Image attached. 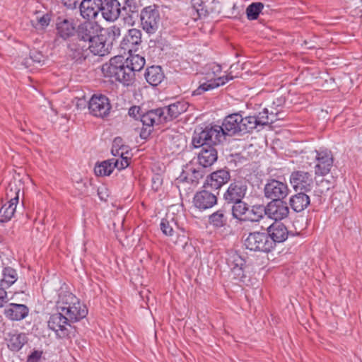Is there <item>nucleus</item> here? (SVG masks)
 I'll return each instance as SVG.
<instances>
[{
  "instance_id": "nucleus-52",
  "label": "nucleus",
  "mask_w": 362,
  "mask_h": 362,
  "mask_svg": "<svg viewBox=\"0 0 362 362\" xmlns=\"http://www.w3.org/2000/svg\"><path fill=\"white\" fill-rule=\"evenodd\" d=\"M64 5L70 9H74L76 8L78 4V0H62Z\"/></svg>"
},
{
  "instance_id": "nucleus-48",
  "label": "nucleus",
  "mask_w": 362,
  "mask_h": 362,
  "mask_svg": "<svg viewBox=\"0 0 362 362\" xmlns=\"http://www.w3.org/2000/svg\"><path fill=\"white\" fill-rule=\"evenodd\" d=\"M163 178L159 174L154 175L152 177V189L157 192L162 185Z\"/></svg>"
},
{
  "instance_id": "nucleus-12",
  "label": "nucleus",
  "mask_w": 362,
  "mask_h": 362,
  "mask_svg": "<svg viewBox=\"0 0 362 362\" xmlns=\"http://www.w3.org/2000/svg\"><path fill=\"white\" fill-rule=\"evenodd\" d=\"M88 107L92 115L100 118L108 116L112 108L109 98L103 94L93 95Z\"/></svg>"
},
{
  "instance_id": "nucleus-41",
  "label": "nucleus",
  "mask_w": 362,
  "mask_h": 362,
  "mask_svg": "<svg viewBox=\"0 0 362 362\" xmlns=\"http://www.w3.org/2000/svg\"><path fill=\"white\" fill-rule=\"evenodd\" d=\"M263 8L264 4L262 2H253L250 4L246 9L247 19L250 21L257 19Z\"/></svg>"
},
{
  "instance_id": "nucleus-8",
  "label": "nucleus",
  "mask_w": 362,
  "mask_h": 362,
  "mask_svg": "<svg viewBox=\"0 0 362 362\" xmlns=\"http://www.w3.org/2000/svg\"><path fill=\"white\" fill-rule=\"evenodd\" d=\"M248 190V181L244 177L231 180L223 195L226 204L244 199Z\"/></svg>"
},
{
  "instance_id": "nucleus-42",
  "label": "nucleus",
  "mask_w": 362,
  "mask_h": 362,
  "mask_svg": "<svg viewBox=\"0 0 362 362\" xmlns=\"http://www.w3.org/2000/svg\"><path fill=\"white\" fill-rule=\"evenodd\" d=\"M259 126H265L272 124L276 121L274 117H270L269 115V110L264 108L262 112H259L257 116H255Z\"/></svg>"
},
{
  "instance_id": "nucleus-36",
  "label": "nucleus",
  "mask_w": 362,
  "mask_h": 362,
  "mask_svg": "<svg viewBox=\"0 0 362 362\" xmlns=\"http://www.w3.org/2000/svg\"><path fill=\"white\" fill-rule=\"evenodd\" d=\"M160 228L165 235L173 237L176 234L178 226L174 217H166L161 220Z\"/></svg>"
},
{
  "instance_id": "nucleus-37",
  "label": "nucleus",
  "mask_w": 362,
  "mask_h": 362,
  "mask_svg": "<svg viewBox=\"0 0 362 362\" xmlns=\"http://www.w3.org/2000/svg\"><path fill=\"white\" fill-rule=\"evenodd\" d=\"M2 279L0 281V286L9 288L18 279V274L16 269L11 267H5L2 271Z\"/></svg>"
},
{
  "instance_id": "nucleus-26",
  "label": "nucleus",
  "mask_w": 362,
  "mask_h": 362,
  "mask_svg": "<svg viewBox=\"0 0 362 362\" xmlns=\"http://www.w3.org/2000/svg\"><path fill=\"white\" fill-rule=\"evenodd\" d=\"M100 12L107 21H114L122 16V7L117 0H105L103 1Z\"/></svg>"
},
{
  "instance_id": "nucleus-30",
  "label": "nucleus",
  "mask_w": 362,
  "mask_h": 362,
  "mask_svg": "<svg viewBox=\"0 0 362 362\" xmlns=\"http://www.w3.org/2000/svg\"><path fill=\"white\" fill-rule=\"evenodd\" d=\"M307 192H299L290 197L289 204L295 212H301L310 205V199Z\"/></svg>"
},
{
  "instance_id": "nucleus-58",
  "label": "nucleus",
  "mask_w": 362,
  "mask_h": 362,
  "mask_svg": "<svg viewBox=\"0 0 362 362\" xmlns=\"http://www.w3.org/2000/svg\"><path fill=\"white\" fill-rule=\"evenodd\" d=\"M352 6L356 8H359L362 6V0H351Z\"/></svg>"
},
{
  "instance_id": "nucleus-40",
  "label": "nucleus",
  "mask_w": 362,
  "mask_h": 362,
  "mask_svg": "<svg viewBox=\"0 0 362 362\" xmlns=\"http://www.w3.org/2000/svg\"><path fill=\"white\" fill-rule=\"evenodd\" d=\"M114 170L111 159L104 160L99 164H96L94 168L95 174L97 176L110 175Z\"/></svg>"
},
{
  "instance_id": "nucleus-29",
  "label": "nucleus",
  "mask_w": 362,
  "mask_h": 362,
  "mask_svg": "<svg viewBox=\"0 0 362 362\" xmlns=\"http://www.w3.org/2000/svg\"><path fill=\"white\" fill-rule=\"evenodd\" d=\"M141 6V4L136 0H125L122 7L123 20L128 24L133 25L134 23V16H138L139 9Z\"/></svg>"
},
{
  "instance_id": "nucleus-18",
  "label": "nucleus",
  "mask_w": 362,
  "mask_h": 362,
  "mask_svg": "<svg viewBox=\"0 0 362 362\" xmlns=\"http://www.w3.org/2000/svg\"><path fill=\"white\" fill-rule=\"evenodd\" d=\"M316 165L315 173L317 175H327L333 166L334 158L332 152L327 149L315 151Z\"/></svg>"
},
{
  "instance_id": "nucleus-46",
  "label": "nucleus",
  "mask_w": 362,
  "mask_h": 362,
  "mask_svg": "<svg viewBox=\"0 0 362 362\" xmlns=\"http://www.w3.org/2000/svg\"><path fill=\"white\" fill-rule=\"evenodd\" d=\"M143 112L139 106H132L128 111V114L130 117L135 119H140V115H142Z\"/></svg>"
},
{
  "instance_id": "nucleus-34",
  "label": "nucleus",
  "mask_w": 362,
  "mask_h": 362,
  "mask_svg": "<svg viewBox=\"0 0 362 362\" xmlns=\"http://www.w3.org/2000/svg\"><path fill=\"white\" fill-rule=\"evenodd\" d=\"M18 203V194L9 202L4 204L0 209V222L5 223L11 219L16 211Z\"/></svg>"
},
{
  "instance_id": "nucleus-44",
  "label": "nucleus",
  "mask_w": 362,
  "mask_h": 362,
  "mask_svg": "<svg viewBox=\"0 0 362 362\" xmlns=\"http://www.w3.org/2000/svg\"><path fill=\"white\" fill-rule=\"evenodd\" d=\"M129 156H124L119 158H112L111 162L112 165L114 166V169L117 168L120 170L129 166Z\"/></svg>"
},
{
  "instance_id": "nucleus-9",
  "label": "nucleus",
  "mask_w": 362,
  "mask_h": 362,
  "mask_svg": "<svg viewBox=\"0 0 362 362\" xmlns=\"http://www.w3.org/2000/svg\"><path fill=\"white\" fill-rule=\"evenodd\" d=\"M163 110L160 108L153 109L140 115L143 127L140 132L141 138L146 139L153 130V125L164 123Z\"/></svg>"
},
{
  "instance_id": "nucleus-7",
  "label": "nucleus",
  "mask_w": 362,
  "mask_h": 362,
  "mask_svg": "<svg viewBox=\"0 0 362 362\" xmlns=\"http://www.w3.org/2000/svg\"><path fill=\"white\" fill-rule=\"evenodd\" d=\"M262 228L264 230L262 232H250L244 240V245L251 251L268 253L273 250L272 241L269 240L265 228Z\"/></svg>"
},
{
  "instance_id": "nucleus-55",
  "label": "nucleus",
  "mask_w": 362,
  "mask_h": 362,
  "mask_svg": "<svg viewBox=\"0 0 362 362\" xmlns=\"http://www.w3.org/2000/svg\"><path fill=\"white\" fill-rule=\"evenodd\" d=\"M103 190H106L105 188H102L98 189V194L101 200H106V197H107V194L106 192H103Z\"/></svg>"
},
{
  "instance_id": "nucleus-32",
  "label": "nucleus",
  "mask_w": 362,
  "mask_h": 362,
  "mask_svg": "<svg viewBox=\"0 0 362 362\" xmlns=\"http://www.w3.org/2000/svg\"><path fill=\"white\" fill-rule=\"evenodd\" d=\"M227 204L232 205L231 214L234 219L239 222L247 221V219L245 217V215L250 210V206L247 202H244L243 199H241L233 203H228Z\"/></svg>"
},
{
  "instance_id": "nucleus-20",
  "label": "nucleus",
  "mask_w": 362,
  "mask_h": 362,
  "mask_svg": "<svg viewBox=\"0 0 362 362\" xmlns=\"http://www.w3.org/2000/svg\"><path fill=\"white\" fill-rule=\"evenodd\" d=\"M269 237V240L272 241V247L273 250L277 243L284 242L288 235V230L286 226L281 222H274L265 228Z\"/></svg>"
},
{
  "instance_id": "nucleus-56",
  "label": "nucleus",
  "mask_w": 362,
  "mask_h": 362,
  "mask_svg": "<svg viewBox=\"0 0 362 362\" xmlns=\"http://www.w3.org/2000/svg\"><path fill=\"white\" fill-rule=\"evenodd\" d=\"M129 146L127 145H123L120 148V152H122V156H127V155L129 154Z\"/></svg>"
},
{
  "instance_id": "nucleus-23",
  "label": "nucleus",
  "mask_w": 362,
  "mask_h": 362,
  "mask_svg": "<svg viewBox=\"0 0 362 362\" xmlns=\"http://www.w3.org/2000/svg\"><path fill=\"white\" fill-rule=\"evenodd\" d=\"M4 335L8 348L12 351H20L28 341V338L25 333L18 332L16 330L8 332H4Z\"/></svg>"
},
{
  "instance_id": "nucleus-51",
  "label": "nucleus",
  "mask_w": 362,
  "mask_h": 362,
  "mask_svg": "<svg viewBox=\"0 0 362 362\" xmlns=\"http://www.w3.org/2000/svg\"><path fill=\"white\" fill-rule=\"evenodd\" d=\"M6 287L0 286V308L3 306L4 303L6 302L7 293L6 291Z\"/></svg>"
},
{
  "instance_id": "nucleus-31",
  "label": "nucleus",
  "mask_w": 362,
  "mask_h": 362,
  "mask_svg": "<svg viewBox=\"0 0 362 362\" xmlns=\"http://www.w3.org/2000/svg\"><path fill=\"white\" fill-rule=\"evenodd\" d=\"M233 78V76H222L218 77L215 79L207 81L205 83H203L202 84H200L199 86L193 91V95H202L206 91L214 89L216 88L219 87L220 86H223L225 83H226L230 80H232Z\"/></svg>"
},
{
  "instance_id": "nucleus-43",
  "label": "nucleus",
  "mask_w": 362,
  "mask_h": 362,
  "mask_svg": "<svg viewBox=\"0 0 362 362\" xmlns=\"http://www.w3.org/2000/svg\"><path fill=\"white\" fill-rule=\"evenodd\" d=\"M317 185V187L314 190V195L317 197H321L322 195L328 192L331 187V183L326 179H322Z\"/></svg>"
},
{
  "instance_id": "nucleus-38",
  "label": "nucleus",
  "mask_w": 362,
  "mask_h": 362,
  "mask_svg": "<svg viewBox=\"0 0 362 362\" xmlns=\"http://www.w3.org/2000/svg\"><path fill=\"white\" fill-rule=\"evenodd\" d=\"M251 217L247 218V221L252 223H257L267 216L266 206L263 204H255L250 207Z\"/></svg>"
},
{
  "instance_id": "nucleus-24",
  "label": "nucleus",
  "mask_w": 362,
  "mask_h": 362,
  "mask_svg": "<svg viewBox=\"0 0 362 362\" xmlns=\"http://www.w3.org/2000/svg\"><path fill=\"white\" fill-rule=\"evenodd\" d=\"M188 107V103L185 101H177L168 106L159 108L163 110V118L164 123H166L177 118L181 114L185 112Z\"/></svg>"
},
{
  "instance_id": "nucleus-53",
  "label": "nucleus",
  "mask_w": 362,
  "mask_h": 362,
  "mask_svg": "<svg viewBox=\"0 0 362 362\" xmlns=\"http://www.w3.org/2000/svg\"><path fill=\"white\" fill-rule=\"evenodd\" d=\"M124 145L123 139L121 137H116L113 140L112 149H119Z\"/></svg>"
},
{
  "instance_id": "nucleus-35",
  "label": "nucleus",
  "mask_w": 362,
  "mask_h": 362,
  "mask_svg": "<svg viewBox=\"0 0 362 362\" xmlns=\"http://www.w3.org/2000/svg\"><path fill=\"white\" fill-rule=\"evenodd\" d=\"M209 223L216 228L225 227L228 223L227 212L220 209L209 216Z\"/></svg>"
},
{
  "instance_id": "nucleus-17",
  "label": "nucleus",
  "mask_w": 362,
  "mask_h": 362,
  "mask_svg": "<svg viewBox=\"0 0 362 362\" xmlns=\"http://www.w3.org/2000/svg\"><path fill=\"white\" fill-rule=\"evenodd\" d=\"M209 189V188H204L197 192L193 197L194 206L201 211L211 209L217 204L218 192L215 194Z\"/></svg>"
},
{
  "instance_id": "nucleus-49",
  "label": "nucleus",
  "mask_w": 362,
  "mask_h": 362,
  "mask_svg": "<svg viewBox=\"0 0 362 362\" xmlns=\"http://www.w3.org/2000/svg\"><path fill=\"white\" fill-rule=\"evenodd\" d=\"M120 28L117 26H112L108 31V37H112V40L115 39V37H118L120 35Z\"/></svg>"
},
{
  "instance_id": "nucleus-13",
  "label": "nucleus",
  "mask_w": 362,
  "mask_h": 362,
  "mask_svg": "<svg viewBox=\"0 0 362 362\" xmlns=\"http://www.w3.org/2000/svg\"><path fill=\"white\" fill-rule=\"evenodd\" d=\"M290 183L296 192H310L314 184L313 174L305 170H294L290 175Z\"/></svg>"
},
{
  "instance_id": "nucleus-33",
  "label": "nucleus",
  "mask_w": 362,
  "mask_h": 362,
  "mask_svg": "<svg viewBox=\"0 0 362 362\" xmlns=\"http://www.w3.org/2000/svg\"><path fill=\"white\" fill-rule=\"evenodd\" d=\"M146 81L153 86L160 84L164 78V74L160 66H151L145 73Z\"/></svg>"
},
{
  "instance_id": "nucleus-47",
  "label": "nucleus",
  "mask_w": 362,
  "mask_h": 362,
  "mask_svg": "<svg viewBox=\"0 0 362 362\" xmlns=\"http://www.w3.org/2000/svg\"><path fill=\"white\" fill-rule=\"evenodd\" d=\"M42 351L39 350H34L27 357V362H38L41 358Z\"/></svg>"
},
{
  "instance_id": "nucleus-14",
  "label": "nucleus",
  "mask_w": 362,
  "mask_h": 362,
  "mask_svg": "<svg viewBox=\"0 0 362 362\" xmlns=\"http://www.w3.org/2000/svg\"><path fill=\"white\" fill-rule=\"evenodd\" d=\"M141 35L140 30L129 29L120 42V53L132 54V53L136 52L142 42Z\"/></svg>"
},
{
  "instance_id": "nucleus-16",
  "label": "nucleus",
  "mask_w": 362,
  "mask_h": 362,
  "mask_svg": "<svg viewBox=\"0 0 362 362\" xmlns=\"http://www.w3.org/2000/svg\"><path fill=\"white\" fill-rule=\"evenodd\" d=\"M230 180V173L226 168L217 170L209 175L204 183L203 188H209L219 192V189Z\"/></svg>"
},
{
  "instance_id": "nucleus-11",
  "label": "nucleus",
  "mask_w": 362,
  "mask_h": 362,
  "mask_svg": "<svg viewBox=\"0 0 362 362\" xmlns=\"http://www.w3.org/2000/svg\"><path fill=\"white\" fill-rule=\"evenodd\" d=\"M264 195L267 199L284 200L289 194L290 189L286 182L276 179H268L264 187Z\"/></svg>"
},
{
  "instance_id": "nucleus-6",
  "label": "nucleus",
  "mask_w": 362,
  "mask_h": 362,
  "mask_svg": "<svg viewBox=\"0 0 362 362\" xmlns=\"http://www.w3.org/2000/svg\"><path fill=\"white\" fill-rule=\"evenodd\" d=\"M72 322L62 312L58 311L49 316L47 322L48 327L54 332L57 339H71L75 337L76 327L71 325Z\"/></svg>"
},
{
  "instance_id": "nucleus-25",
  "label": "nucleus",
  "mask_w": 362,
  "mask_h": 362,
  "mask_svg": "<svg viewBox=\"0 0 362 362\" xmlns=\"http://www.w3.org/2000/svg\"><path fill=\"white\" fill-rule=\"evenodd\" d=\"M102 5L103 0H83L79 5L81 16L88 21L95 19Z\"/></svg>"
},
{
  "instance_id": "nucleus-3",
  "label": "nucleus",
  "mask_w": 362,
  "mask_h": 362,
  "mask_svg": "<svg viewBox=\"0 0 362 362\" xmlns=\"http://www.w3.org/2000/svg\"><path fill=\"white\" fill-rule=\"evenodd\" d=\"M242 115L239 113H233L226 116L221 125H209L204 129H206V134L202 136L209 139L214 140L216 142H223L227 136H233L236 134H241Z\"/></svg>"
},
{
  "instance_id": "nucleus-5",
  "label": "nucleus",
  "mask_w": 362,
  "mask_h": 362,
  "mask_svg": "<svg viewBox=\"0 0 362 362\" xmlns=\"http://www.w3.org/2000/svg\"><path fill=\"white\" fill-rule=\"evenodd\" d=\"M57 309L67 316L70 322H78L86 317L88 309L73 293L63 291L59 294Z\"/></svg>"
},
{
  "instance_id": "nucleus-45",
  "label": "nucleus",
  "mask_w": 362,
  "mask_h": 362,
  "mask_svg": "<svg viewBox=\"0 0 362 362\" xmlns=\"http://www.w3.org/2000/svg\"><path fill=\"white\" fill-rule=\"evenodd\" d=\"M30 57L33 62L37 64H43L45 61V57L41 52L37 51L30 52Z\"/></svg>"
},
{
  "instance_id": "nucleus-28",
  "label": "nucleus",
  "mask_w": 362,
  "mask_h": 362,
  "mask_svg": "<svg viewBox=\"0 0 362 362\" xmlns=\"http://www.w3.org/2000/svg\"><path fill=\"white\" fill-rule=\"evenodd\" d=\"M204 168L201 165L197 168L187 166L186 170H184L180 174L179 180L181 182H187L192 185H197L199 180L204 177Z\"/></svg>"
},
{
  "instance_id": "nucleus-59",
  "label": "nucleus",
  "mask_w": 362,
  "mask_h": 362,
  "mask_svg": "<svg viewBox=\"0 0 362 362\" xmlns=\"http://www.w3.org/2000/svg\"><path fill=\"white\" fill-rule=\"evenodd\" d=\"M279 114V112L278 111L274 112L273 110H271V112H269V115L270 116V117H274L276 120L279 119V117H278Z\"/></svg>"
},
{
  "instance_id": "nucleus-60",
  "label": "nucleus",
  "mask_w": 362,
  "mask_h": 362,
  "mask_svg": "<svg viewBox=\"0 0 362 362\" xmlns=\"http://www.w3.org/2000/svg\"><path fill=\"white\" fill-rule=\"evenodd\" d=\"M304 43H305V45H308V49H313V48H315V45H311V44H309V45H308V42L307 41H305V42H304Z\"/></svg>"
},
{
  "instance_id": "nucleus-54",
  "label": "nucleus",
  "mask_w": 362,
  "mask_h": 362,
  "mask_svg": "<svg viewBox=\"0 0 362 362\" xmlns=\"http://www.w3.org/2000/svg\"><path fill=\"white\" fill-rule=\"evenodd\" d=\"M192 4L194 6V8L196 9L198 14L200 16V11H202L203 8H200L202 7V1L201 0H192Z\"/></svg>"
},
{
  "instance_id": "nucleus-19",
  "label": "nucleus",
  "mask_w": 362,
  "mask_h": 362,
  "mask_svg": "<svg viewBox=\"0 0 362 362\" xmlns=\"http://www.w3.org/2000/svg\"><path fill=\"white\" fill-rule=\"evenodd\" d=\"M76 28L73 18L59 16L56 22L57 36L63 40H70L75 37Z\"/></svg>"
},
{
  "instance_id": "nucleus-50",
  "label": "nucleus",
  "mask_w": 362,
  "mask_h": 362,
  "mask_svg": "<svg viewBox=\"0 0 362 362\" xmlns=\"http://www.w3.org/2000/svg\"><path fill=\"white\" fill-rule=\"evenodd\" d=\"M37 21L42 28H45L49 24L50 17L48 14H45L40 17Z\"/></svg>"
},
{
  "instance_id": "nucleus-21",
  "label": "nucleus",
  "mask_w": 362,
  "mask_h": 362,
  "mask_svg": "<svg viewBox=\"0 0 362 362\" xmlns=\"http://www.w3.org/2000/svg\"><path fill=\"white\" fill-rule=\"evenodd\" d=\"M266 206L267 216L271 219L277 221L286 218L289 214V208L286 202L283 200H272Z\"/></svg>"
},
{
  "instance_id": "nucleus-22",
  "label": "nucleus",
  "mask_w": 362,
  "mask_h": 362,
  "mask_svg": "<svg viewBox=\"0 0 362 362\" xmlns=\"http://www.w3.org/2000/svg\"><path fill=\"white\" fill-rule=\"evenodd\" d=\"M90 43L89 53L94 55L105 56L110 52L112 47V41H109L108 37L103 34L96 33Z\"/></svg>"
},
{
  "instance_id": "nucleus-10",
  "label": "nucleus",
  "mask_w": 362,
  "mask_h": 362,
  "mask_svg": "<svg viewBox=\"0 0 362 362\" xmlns=\"http://www.w3.org/2000/svg\"><path fill=\"white\" fill-rule=\"evenodd\" d=\"M141 26L148 34L155 33L159 25L160 17L156 6H148L144 8L140 13Z\"/></svg>"
},
{
  "instance_id": "nucleus-57",
  "label": "nucleus",
  "mask_w": 362,
  "mask_h": 362,
  "mask_svg": "<svg viewBox=\"0 0 362 362\" xmlns=\"http://www.w3.org/2000/svg\"><path fill=\"white\" fill-rule=\"evenodd\" d=\"M111 153L114 156H119V158H122V152L119 151V149H111Z\"/></svg>"
},
{
  "instance_id": "nucleus-4",
  "label": "nucleus",
  "mask_w": 362,
  "mask_h": 362,
  "mask_svg": "<svg viewBox=\"0 0 362 362\" xmlns=\"http://www.w3.org/2000/svg\"><path fill=\"white\" fill-rule=\"evenodd\" d=\"M206 129L200 128L194 132L192 144L196 148H200L201 150L198 153V161L199 165L203 168L211 166L218 159V152L215 148V146L222 142H216L214 139L210 140L207 138L204 139V133L206 134Z\"/></svg>"
},
{
  "instance_id": "nucleus-27",
  "label": "nucleus",
  "mask_w": 362,
  "mask_h": 362,
  "mask_svg": "<svg viewBox=\"0 0 362 362\" xmlns=\"http://www.w3.org/2000/svg\"><path fill=\"white\" fill-rule=\"evenodd\" d=\"M28 313L29 308L24 304L10 303L4 310L6 317L13 321L23 320Z\"/></svg>"
},
{
  "instance_id": "nucleus-2",
  "label": "nucleus",
  "mask_w": 362,
  "mask_h": 362,
  "mask_svg": "<svg viewBox=\"0 0 362 362\" xmlns=\"http://www.w3.org/2000/svg\"><path fill=\"white\" fill-rule=\"evenodd\" d=\"M99 30L98 25L89 21L81 23L76 28L74 38L67 43V58L78 64L84 62L89 56L90 43Z\"/></svg>"
},
{
  "instance_id": "nucleus-15",
  "label": "nucleus",
  "mask_w": 362,
  "mask_h": 362,
  "mask_svg": "<svg viewBox=\"0 0 362 362\" xmlns=\"http://www.w3.org/2000/svg\"><path fill=\"white\" fill-rule=\"evenodd\" d=\"M226 259L233 279L242 281L245 277L244 274L246 263L245 257L240 255L238 251L230 250L227 252Z\"/></svg>"
},
{
  "instance_id": "nucleus-39",
  "label": "nucleus",
  "mask_w": 362,
  "mask_h": 362,
  "mask_svg": "<svg viewBox=\"0 0 362 362\" xmlns=\"http://www.w3.org/2000/svg\"><path fill=\"white\" fill-rule=\"evenodd\" d=\"M241 134L252 132L255 129L259 126L255 116H247L243 117L242 116Z\"/></svg>"
},
{
  "instance_id": "nucleus-1",
  "label": "nucleus",
  "mask_w": 362,
  "mask_h": 362,
  "mask_svg": "<svg viewBox=\"0 0 362 362\" xmlns=\"http://www.w3.org/2000/svg\"><path fill=\"white\" fill-rule=\"evenodd\" d=\"M144 65V57L132 53L125 59L122 55L111 58L110 63L103 66V71L107 76L114 78L124 86H129L134 83L135 72L139 71Z\"/></svg>"
}]
</instances>
